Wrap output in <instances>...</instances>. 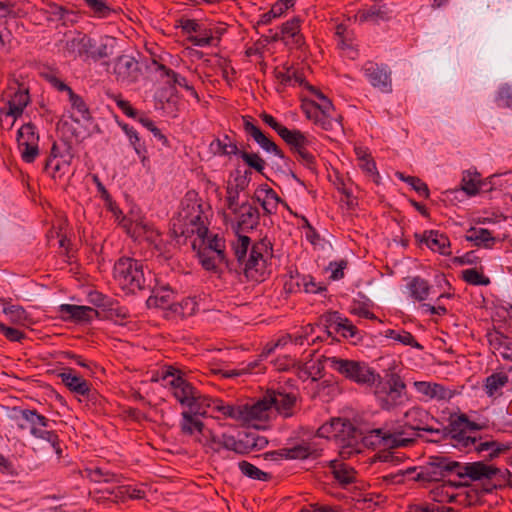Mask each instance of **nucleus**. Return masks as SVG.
I'll return each mask as SVG.
<instances>
[{
	"label": "nucleus",
	"mask_w": 512,
	"mask_h": 512,
	"mask_svg": "<svg viewBox=\"0 0 512 512\" xmlns=\"http://www.w3.org/2000/svg\"><path fill=\"white\" fill-rule=\"evenodd\" d=\"M251 239L246 235H238L233 243L234 255L247 279L262 282L271 274L273 258L272 243L267 238L255 242L251 247Z\"/></svg>",
	"instance_id": "nucleus-1"
},
{
	"label": "nucleus",
	"mask_w": 512,
	"mask_h": 512,
	"mask_svg": "<svg viewBox=\"0 0 512 512\" xmlns=\"http://www.w3.org/2000/svg\"><path fill=\"white\" fill-rule=\"evenodd\" d=\"M114 279L119 286L129 293L151 289L152 275L150 271L144 272L141 261L122 257L114 265Z\"/></svg>",
	"instance_id": "nucleus-2"
},
{
	"label": "nucleus",
	"mask_w": 512,
	"mask_h": 512,
	"mask_svg": "<svg viewBox=\"0 0 512 512\" xmlns=\"http://www.w3.org/2000/svg\"><path fill=\"white\" fill-rule=\"evenodd\" d=\"M171 232L175 238L197 235L196 239H198L206 236L208 227L206 218L203 216L202 205L194 201L183 206L177 217L172 220Z\"/></svg>",
	"instance_id": "nucleus-3"
},
{
	"label": "nucleus",
	"mask_w": 512,
	"mask_h": 512,
	"mask_svg": "<svg viewBox=\"0 0 512 512\" xmlns=\"http://www.w3.org/2000/svg\"><path fill=\"white\" fill-rule=\"evenodd\" d=\"M325 362L333 371L359 385H372L379 377L375 370L364 361L332 356L325 357Z\"/></svg>",
	"instance_id": "nucleus-4"
},
{
	"label": "nucleus",
	"mask_w": 512,
	"mask_h": 512,
	"mask_svg": "<svg viewBox=\"0 0 512 512\" xmlns=\"http://www.w3.org/2000/svg\"><path fill=\"white\" fill-rule=\"evenodd\" d=\"M375 396L383 410L390 411L408 400L406 384L396 373L385 381H379L375 387Z\"/></svg>",
	"instance_id": "nucleus-5"
},
{
	"label": "nucleus",
	"mask_w": 512,
	"mask_h": 512,
	"mask_svg": "<svg viewBox=\"0 0 512 512\" xmlns=\"http://www.w3.org/2000/svg\"><path fill=\"white\" fill-rule=\"evenodd\" d=\"M449 478V457L431 456L425 465L419 468V471L413 477L419 482H443L445 484Z\"/></svg>",
	"instance_id": "nucleus-6"
},
{
	"label": "nucleus",
	"mask_w": 512,
	"mask_h": 512,
	"mask_svg": "<svg viewBox=\"0 0 512 512\" xmlns=\"http://www.w3.org/2000/svg\"><path fill=\"white\" fill-rule=\"evenodd\" d=\"M405 426L415 431H425L440 435L444 438L448 435L447 429L435 428L431 423H439L427 410L421 407H412L404 414Z\"/></svg>",
	"instance_id": "nucleus-7"
},
{
	"label": "nucleus",
	"mask_w": 512,
	"mask_h": 512,
	"mask_svg": "<svg viewBox=\"0 0 512 512\" xmlns=\"http://www.w3.org/2000/svg\"><path fill=\"white\" fill-rule=\"evenodd\" d=\"M511 473L508 469L501 470L493 465H488L483 461L469 462L468 467V486L471 481L493 480L498 482L499 486L504 485Z\"/></svg>",
	"instance_id": "nucleus-8"
},
{
	"label": "nucleus",
	"mask_w": 512,
	"mask_h": 512,
	"mask_svg": "<svg viewBox=\"0 0 512 512\" xmlns=\"http://www.w3.org/2000/svg\"><path fill=\"white\" fill-rule=\"evenodd\" d=\"M270 408L267 395L265 394L261 400H258L252 405H232L234 416H229V418L244 422L266 420Z\"/></svg>",
	"instance_id": "nucleus-9"
},
{
	"label": "nucleus",
	"mask_w": 512,
	"mask_h": 512,
	"mask_svg": "<svg viewBox=\"0 0 512 512\" xmlns=\"http://www.w3.org/2000/svg\"><path fill=\"white\" fill-rule=\"evenodd\" d=\"M370 84L384 93L392 91L391 70L385 64L367 61L362 68Z\"/></svg>",
	"instance_id": "nucleus-10"
},
{
	"label": "nucleus",
	"mask_w": 512,
	"mask_h": 512,
	"mask_svg": "<svg viewBox=\"0 0 512 512\" xmlns=\"http://www.w3.org/2000/svg\"><path fill=\"white\" fill-rule=\"evenodd\" d=\"M19 412L22 418L30 424V433L32 436L45 441L56 440V432L46 430L50 422L46 416L39 414L35 409H20Z\"/></svg>",
	"instance_id": "nucleus-11"
},
{
	"label": "nucleus",
	"mask_w": 512,
	"mask_h": 512,
	"mask_svg": "<svg viewBox=\"0 0 512 512\" xmlns=\"http://www.w3.org/2000/svg\"><path fill=\"white\" fill-rule=\"evenodd\" d=\"M195 396V405L193 408H190V411L204 416L208 413L207 409L210 408L212 412L218 413L223 418L234 416L232 405L226 404L223 400L202 395L198 391H196Z\"/></svg>",
	"instance_id": "nucleus-12"
},
{
	"label": "nucleus",
	"mask_w": 512,
	"mask_h": 512,
	"mask_svg": "<svg viewBox=\"0 0 512 512\" xmlns=\"http://www.w3.org/2000/svg\"><path fill=\"white\" fill-rule=\"evenodd\" d=\"M114 74L117 81L125 84L135 83L141 75L139 62L133 56L121 55L115 61Z\"/></svg>",
	"instance_id": "nucleus-13"
},
{
	"label": "nucleus",
	"mask_w": 512,
	"mask_h": 512,
	"mask_svg": "<svg viewBox=\"0 0 512 512\" xmlns=\"http://www.w3.org/2000/svg\"><path fill=\"white\" fill-rule=\"evenodd\" d=\"M242 119L245 133L251 136L264 151L267 153H273L281 159H285L284 152L274 141L268 138L258 126L251 122L250 116H243Z\"/></svg>",
	"instance_id": "nucleus-14"
},
{
	"label": "nucleus",
	"mask_w": 512,
	"mask_h": 512,
	"mask_svg": "<svg viewBox=\"0 0 512 512\" xmlns=\"http://www.w3.org/2000/svg\"><path fill=\"white\" fill-rule=\"evenodd\" d=\"M173 396L183 406L193 408L195 405L197 389L182 375H178L169 381Z\"/></svg>",
	"instance_id": "nucleus-15"
},
{
	"label": "nucleus",
	"mask_w": 512,
	"mask_h": 512,
	"mask_svg": "<svg viewBox=\"0 0 512 512\" xmlns=\"http://www.w3.org/2000/svg\"><path fill=\"white\" fill-rule=\"evenodd\" d=\"M233 214L237 218L238 231L255 229L260 221L259 209L249 202H243Z\"/></svg>",
	"instance_id": "nucleus-16"
},
{
	"label": "nucleus",
	"mask_w": 512,
	"mask_h": 512,
	"mask_svg": "<svg viewBox=\"0 0 512 512\" xmlns=\"http://www.w3.org/2000/svg\"><path fill=\"white\" fill-rule=\"evenodd\" d=\"M415 239L420 244H425L432 251L439 252L442 255L450 254V241L448 237L437 230L425 231L422 234L416 233Z\"/></svg>",
	"instance_id": "nucleus-17"
},
{
	"label": "nucleus",
	"mask_w": 512,
	"mask_h": 512,
	"mask_svg": "<svg viewBox=\"0 0 512 512\" xmlns=\"http://www.w3.org/2000/svg\"><path fill=\"white\" fill-rule=\"evenodd\" d=\"M253 198L260 203L265 215L276 213L279 203H283L286 207H288V205L282 201L275 190H273L267 184L260 185L256 189Z\"/></svg>",
	"instance_id": "nucleus-18"
},
{
	"label": "nucleus",
	"mask_w": 512,
	"mask_h": 512,
	"mask_svg": "<svg viewBox=\"0 0 512 512\" xmlns=\"http://www.w3.org/2000/svg\"><path fill=\"white\" fill-rule=\"evenodd\" d=\"M197 413L192 411H183L181 413L180 431L184 436L193 437L197 442V437H202L207 427L199 419Z\"/></svg>",
	"instance_id": "nucleus-19"
},
{
	"label": "nucleus",
	"mask_w": 512,
	"mask_h": 512,
	"mask_svg": "<svg viewBox=\"0 0 512 512\" xmlns=\"http://www.w3.org/2000/svg\"><path fill=\"white\" fill-rule=\"evenodd\" d=\"M194 250L205 251L211 254H216V257L224 259L225 255V240L218 235L199 237L192 243Z\"/></svg>",
	"instance_id": "nucleus-20"
},
{
	"label": "nucleus",
	"mask_w": 512,
	"mask_h": 512,
	"mask_svg": "<svg viewBox=\"0 0 512 512\" xmlns=\"http://www.w3.org/2000/svg\"><path fill=\"white\" fill-rule=\"evenodd\" d=\"M414 387L418 393L424 395L427 399L430 400H449L453 396V393L450 389L439 383L416 381L414 382Z\"/></svg>",
	"instance_id": "nucleus-21"
},
{
	"label": "nucleus",
	"mask_w": 512,
	"mask_h": 512,
	"mask_svg": "<svg viewBox=\"0 0 512 512\" xmlns=\"http://www.w3.org/2000/svg\"><path fill=\"white\" fill-rule=\"evenodd\" d=\"M266 395L270 407H275L284 417H290L292 415V409L296 402V397L293 394L268 391Z\"/></svg>",
	"instance_id": "nucleus-22"
},
{
	"label": "nucleus",
	"mask_w": 512,
	"mask_h": 512,
	"mask_svg": "<svg viewBox=\"0 0 512 512\" xmlns=\"http://www.w3.org/2000/svg\"><path fill=\"white\" fill-rule=\"evenodd\" d=\"M268 444L265 437L259 436L255 433H244L237 439L235 453L240 455L248 454L252 451L264 449Z\"/></svg>",
	"instance_id": "nucleus-23"
},
{
	"label": "nucleus",
	"mask_w": 512,
	"mask_h": 512,
	"mask_svg": "<svg viewBox=\"0 0 512 512\" xmlns=\"http://www.w3.org/2000/svg\"><path fill=\"white\" fill-rule=\"evenodd\" d=\"M95 48V41L85 34L78 33L75 37L66 42V49L68 52L90 58Z\"/></svg>",
	"instance_id": "nucleus-24"
},
{
	"label": "nucleus",
	"mask_w": 512,
	"mask_h": 512,
	"mask_svg": "<svg viewBox=\"0 0 512 512\" xmlns=\"http://www.w3.org/2000/svg\"><path fill=\"white\" fill-rule=\"evenodd\" d=\"M59 377L63 384L72 392L85 396L90 392V383L81 376L73 373L71 368H65Z\"/></svg>",
	"instance_id": "nucleus-25"
},
{
	"label": "nucleus",
	"mask_w": 512,
	"mask_h": 512,
	"mask_svg": "<svg viewBox=\"0 0 512 512\" xmlns=\"http://www.w3.org/2000/svg\"><path fill=\"white\" fill-rule=\"evenodd\" d=\"M60 313L69 319L77 322H88L92 319L93 315L98 312L90 306H78L71 304H62L59 307Z\"/></svg>",
	"instance_id": "nucleus-26"
},
{
	"label": "nucleus",
	"mask_w": 512,
	"mask_h": 512,
	"mask_svg": "<svg viewBox=\"0 0 512 512\" xmlns=\"http://www.w3.org/2000/svg\"><path fill=\"white\" fill-rule=\"evenodd\" d=\"M29 101L30 97L28 92L19 90L14 93L11 99L7 102L6 107L1 109V112L6 116H11L14 119H17L22 115Z\"/></svg>",
	"instance_id": "nucleus-27"
},
{
	"label": "nucleus",
	"mask_w": 512,
	"mask_h": 512,
	"mask_svg": "<svg viewBox=\"0 0 512 512\" xmlns=\"http://www.w3.org/2000/svg\"><path fill=\"white\" fill-rule=\"evenodd\" d=\"M328 465L334 478L342 486H346L356 481V471L350 465L340 460H331L328 462Z\"/></svg>",
	"instance_id": "nucleus-28"
},
{
	"label": "nucleus",
	"mask_w": 512,
	"mask_h": 512,
	"mask_svg": "<svg viewBox=\"0 0 512 512\" xmlns=\"http://www.w3.org/2000/svg\"><path fill=\"white\" fill-rule=\"evenodd\" d=\"M469 462H459L449 457V477L454 475L458 480H447L449 487L460 488L468 486Z\"/></svg>",
	"instance_id": "nucleus-29"
},
{
	"label": "nucleus",
	"mask_w": 512,
	"mask_h": 512,
	"mask_svg": "<svg viewBox=\"0 0 512 512\" xmlns=\"http://www.w3.org/2000/svg\"><path fill=\"white\" fill-rule=\"evenodd\" d=\"M99 491L113 496L115 502L124 501L126 498L142 499L145 497L144 490L132 487L130 485H118L113 488L107 487Z\"/></svg>",
	"instance_id": "nucleus-30"
},
{
	"label": "nucleus",
	"mask_w": 512,
	"mask_h": 512,
	"mask_svg": "<svg viewBox=\"0 0 512 512\" xmlns=\"http://www.w3.org/2000/svg\"><path fill=\"white\" fill-rule=\"evenodd\" d=\"M300 19L298 17H294L291 20L285 22L281 26V37H283V41L289 43V39H291V43L296 47H301L304 44V37L300 33Z\"/></svg>",
	"instance_id": "nucleus-31"
},
{
	"label": "nucleus",
	"mask_w": 512,
	"mask_h": 512,
	"mask_svg": "<svg viewBox=\"0 0 512 512\" xmlns=\"http://www.w3.org/2000/svg\"><path fill=\"white\" fill-rule=\"evenodd\" d=\"M508 382L509 377L505 372H495L485 379L483 388L489 397H498L502 394L501 389Z\"/></svg>",
	"instance_id": "nucleus-32"
},
{
	"label": "nucleus",
	"mask_w": 512,
	"mask_h": 512,
	"mask_svg": "<svg viewBox=\"0 0 512 512\" xmlns=\"http://www.w3.org/2000/svg\"><path fill=\"white\" fill-rule=\"evenodd\" d=\"M210 149L215 155L231 156L238 155L239 150L237 143L229 135L224 134L221 138L213 140Z\"/></svg>",
	"instance_id": "nucleus-33"
},
{
	"label": "nucleus",
	"mask_w": 512,
	"mask_h": 512,
	"mask_svg": "<svg viewBox=\"0 0 512 512\" xmlns=\"http://www.w3.org/2000/svg\"><path fill=\"white\" fill-rule=\"evenodd\" d=\"M371 437H375L377 439V444H382L383 446L395 448V447H402L407 446L412 440L409 439H403L399 436L402 433L391 434L385 432L383 429H374L370 432ZM371 444H376V442H371Z\"/></svg>",
	"instance_id": "nucleus-34"
},
{
	"label": "nucleus",
	"mask_w": 512,
	"mask_h": 512,
	"mask_svg": "<svg viewBox=\"0 0 512 512\" xmlns=\"http://www.w3.org/2000/svg\"><path fill=\"white\" fill-rule=\"evenodd\" d=\"M467 241L473 242L476 246L491 248L495 242L488 229L472 227L467 231L465 236Z\"/></svg>",
	"instance_id": "nucleus-35"
},
{
	"label": "nucleus",
	"mask_w": 512,
	"mask_h": 512,
	"mask_svg": "<svg viewBox=\"0 0 512 512\" xmlns=\"http://www.w3.org/2000/svg\"><path fill=\"white\" fill-rule=\"evenodd\" d=\"M279 136L290 146L292 152L309 144V140L300 130H290L284 127Z\"/></svg>",
	"instance_id": "nucleus-36"
},
{
	"label": "nucleus",
	"mask_w": 512,
	"mask_h": 512,
	"mask_svg": "<svg viewBox=\"0 0 512 512\" xmlns=\"http://www.w3.org/2000/svg\"><path fill=\"white\" fill-rule=\"evenodd\" d=\"M152 292L153 294L147 300L149 307L166 308L172 303L174 293L170 288L162 287Z\"/></svg>",
	"instance_id": "nucleus-37"
},
{
	"label": "nucleus",
	"mask_w": 512,
	"mask_h": 512,
	"mask_svg": "<svg viewBox=\"0 0 512 512\" xmlns=\"http://www.w3.org/2000/svg\"><path fill=\"white\" fill-rule=\"evenodd\" d=\"M222 436H218L211 429L207 428L202 437H197V442L204 448L206 453H218L222 449Z\"/></svg>",
	"instance_id": "nucleus-38"
},
{
	"label": "nucleus",
	"mask_w": 512,
	"mask_h": 512,
	"mask_svg": "<svg viewBox=\"0 0 512 512\" xmlns=\"http://www.w3.org/2000/svg\"><path fill=\"white\" fill-rule=\"evenodd\" d=\"M85 476L96 483H120V476L110 471H104L102 468H86Z\"/></svg>",
	"instance_id": "nucleus-39"
},
{
	"label": "nucleus",
	"mask_w": 512,
	"mask_h": 512,
	"mask_svg": "<svg viewBox=\"0 0 512 512\" xmlns=\"http://www.w3.org/2000/svg\"><path fill=\"white\" fill-rule=\"evenodd\" d=\"M360 22L372 21L379 23L389 19V12L386 6H371L369 9L361 10L358 13Z\"/></svg>",
	"instance_id": "nucleus-40"
},
{
	"label": "nucleus",
	"mask_w": 512,
	"mask_h": 512,
	"mask_svg": "<svg viewBox=\"0 0 512 512\" xmlns=\"http://www.w3.org/2000/svg\"><path fill=\"white\" fill-rule=\"evenodd\" d=\"M45 12L49 15V20L61 21L64 26H67L68 22H73V20L69 19V16L74 13L55 2H47Z\"/></svg>",
	"instance_id": "nucleus-41"
},
{
	"label": "nucleus",
	"mask_w": 512,
	"mask_h": 512,
	"mask_svg": "<svg viewBox=\"0 0 512 512\" xmlns=\"http://www.w3.org/2000/svg\"><path fill=\"white\" fill-rule=\"evenodd\" d=\"M286 459H307L308 457H317L318 453L309 443L298 444L291 448H283Z\"/></svg>",
	"instance_id": "nucleus-42"
},
{
	"label": "nucleus",
	"mask_w": 512,
	"mask_h": 512,
	"mask_svg": "<svg viewBox=\"0 0 512 512\" xmlns=\"http://www.w3.org/2000/svg\"><path fill=\"white\" fill-rule=\"evenodd\" d=\"M239 470L241 473L253 480H260V481H269L271 480L272 476L271 474L262 471L252 463L242 460L238 463Z\"/></svg>",
	"instance_id": "nucleus-43"
},
{
	"label": "nucleus",
	"mask_w": 512,
	"mask_h": 512,
	"mask_svg": "<svg viewBox=\"0 0 512 512\" xmlns=\"http://www.w3.org/2000/svg\"><path fill=\"white\" fill-rule=\"evenodd\" d=\"M385 337L396 340L403 345L411 346L417 349H423V346L415 340L414 336L405 330L396 331L393 329H388L385 331Z\"/></svg>",
	"instance_id": "nucleus-44"
},
{
	"label": "nucleus",
	"mask_w": 512,
	"mask_h": 512,
	"mask_svg": "<svg viewBox=\"0 0 512 512\" xmlns=\"http://www.w3.org/2000/svg\"><path fill=\"white\" fill-rule=\"evenodd\" d=\"M409 290L412 297L418 301H423L426 300L429 295L430 286L426 280L420 277H414L409 283Z\"/></svg>",
	"instance_id": "nucleus-45"
},
{
	"label": "nucleus",
	"mask_w": 512,
	"mask_h": 512,
	"mask_svg": "<svg viewBox=\"0 0 512 512\" xmlns=\"http://www.w3.org/2000/svg\"><path fill=\"white\" fill-rule=\"evenodd\" d=\"M238 156L247 166L254 169L258 173L263 174L266 162L258 153L241 150Z\"/></svg>",
	"instance_id": "nucleus-46"
},
{
	"label": "nucleus",
	"mask_w": 512,
	"mask_h": 512,
	"mask_svg": "<svg viewBox=\"0 0 512 512\" xmlns=\"http://www.w3.org/2000/svg\"><path fill=\"white\" fill-rule=\"evenodd\" d=\"M68 98L72 109L77 111V113L80 115V119L84 121L92 120L90 109L80 95L73 91L68 95Z\"/></svg>",
	"instance_id": "nucleus-47"
},
{
	"label": "nucleus",
	"mask_w": 512,
	"mask_h": 512,
	"mask_svg": "<svg viewBox=\"0 0 512 512\" xmlns=\"http://www.w3.org/2000/svg\"><path fill=\"white\" fill-rule=\"evenodd\" d=\"M197 256L199 258V261L203 268L208 271H215L217 268V265L220 263H224L228 266V261L226 259V256H224V259H220L219 257H216V254H211L205 251H199L197 250Z\"/></svg>",
	"instance_id": "nucleus-48"
},
{
	"label": "nucleus",
	"mask_w": 512,
	"mask_h": 512,
	"mask_svg": "<svg viewBox=\"0 0 512 512\" xmlns=\"http://www.w3.org/2000/svg\"><path fill=\"white\" fill-rule=\"evenodd\" d=\"M510 449V444H503L496 441L480 442L477 446H475V450L478 452L492 450L491 453L489 454L490 459H493L497 457L499 454L504 453Z\"/></svg>",
	"instance_id": "nucleus-49"
},
{
	"label": "nucleus",
	"mask_w": 512,
	"mask_h": 512,
	"mask_svg": "<svg viewBox=\"0 0 512 512\" xmlns=\"http://www.w3.org/2000/svg\"><path fill=\"white\" fill-rule=\"evenodd\" d=\"M68 166L69 165L66 161H62L59 158H48L45 162L44 171L52 178L56 179L57 177H61L65 174Z\"/></svg>",
	"instance_id": "nucleus-50"
},
{
	"label": "nucleus",
	"mask_w": 512,
	"mask_h": 512,
	"mask_svg": "<svg viewBox=\"0 0 512 512\" xmlns=\"http://www.w3.org/2000/svg\"><path fill=\"white\" fill-rule=\"evenodd\" d=\"M95 17L107 18L114 11L105 0H83Z\"/></svg>",
	"instance_id": "nucleus-51"
},
{
	"label": "nucleus",
	"mask_w": 512,
	"mask_h": 512,
	"mask_svg": "<svg viewBox=\"0 0 512 512\" xmlns=\"http://www.w3.org/2000/svg\"><path fill=\"white\" fill-rule=\"evenodd\" d=\"M480 175L475 173L472 174L470 172L464 174L462 181H461V187L462 190L465 191L469 195H475L479 192L480 189Z\"/></svg>",
	"instance_id": "nucleus-52"
},
{
	"label": "nucleus",
	"mask_w": 512,
	"mask_h": 512,
	"mask_svg": "<svg viewBox=\"0 0 512 512\" xmlns=\"http://www.w3.org/2000/svg\"><path fill=\"white\" fill-rule=\"evenodd\" d=\"M397 176L409 184L420 196L429 198L430 192L427 184L415 176H405L403 173H397Z\"/></svg>",
	"instance_id": "nucleus-53"
},
{
	"label": "nucleus",
	"mask_w": 512,
	"mask_h": 512,
	"mask_svg": "<svg viewBox=\"0 0 512 512\" xmlns=\"http://www.w3.org/2000/svg\"><path fill=\"white\" fill-rule=\"evenodd\" d=\"M462 279L470 285L486 286L490 283V279L475 268L463 270Z\"/></svg>",
	"instance_id": "nucleus-54"
},
{
	"label": "nucleus",
	"mask_w": 512,
	"mask_h": 512,
	"mask_svg": "<svg viewBox=\"0 0 512 512\" xmlns=\"http://www.w3.org/2000/svg\"><path fill=\"white\" fill-rule=\"evenodd\" d=\"M215 39L219 41V36L215 37L212 29H199L198 35L188 37L189 42H191L194 46L199 47L212 45Z\"/></svg>",
	"instance_id": "nucleus-55"
},
{
	"label": "nucleus",
	"mask_w": 512,
	"mask_h": 512,
	"mask_svg": "<svg viewBox=\"0 0 512 512\" xmlns=\"http://www.w3.org/2000/svg\"><path fill=\"white\" fill-rule=\"evenodd\" d=\"M39 136L35 132V126L31 123H27L21 126L18 130V145H22L23 142L34 143L38 142Z\"/></svg>",
	"instance_id": "nucleus-56"
},
{
	"label": "nucleus",
	"mask_w": 512,
	"mask_h": 512,
	"mask_svg": "<svg viewBox=\"0 0 512 512\" xmlns=\"http://www.w3.org/2000/svg\"><path fill=\"white\" fill-rule=\"evenodd\" d=\"M323 319L325 321L326 329L334 327L336 332H340L341 327L344 325V321L348 320V318L342 317L340 313L336 311L325 314ZM326 332L328 336H331V332L329 330H326Z\"/></svg>",
	"instance_id": "nucleus-57"
},
{
	"label": "nucleus",
	"mask_w": 512,
	"mask_h": 512,
	"mask_svg": "<svg viewBox=\"0 0 512 512\" xmlns=\"http://www.w3.org/2000/svg\"><path fill=\"white\" fill-rule=\"evenodd\" d=\"M487 338L493 352L499 355L501 354V349L509 343V338L498 331L488 333Z\"/></svg>",
	"instance_id": "nucleus-58"
},
{
	"label": "nucleus",
	"mask_w": 512,
	"mask_h": 512,
	"mask_svg": "<svg viewBox=\"0 0 512 512\" xmlns=\"http://www.w3.org/2000/svg\"><path fill=\"white\" fill-rule=\"evenodd\" d=\"M18 147L20 149L22 159L27 163L34 162L36 157L39 155L38 142H23L22 145H18Z\"/></svg>",
	"instance_id": "nucleus-59"
},
{
	"label": "nucleus",
	"mask_w": 512,
	"mask_h": 512,
	"mask_svg": "<svg viewBox=\"0 0 512 512\" xmlns=\"http://www.w3.org/2000/svg\"><path fill=\"white\" fill-rule=\"evenodd\" d=\"M153 65L155 66L156 71L160 73L161 79L165 80V83L172 89H175V78L177 77L178 73L157 62L156 60H153Z\"/></svg>",
	"instance_id": "nucleus-60"
},
{
	"label": "nucleus",
	"mask_w": 512,
	"mask_h": 512,
	"mask_svg": "<svg viewBox=\"0 0 512 512\" xmlns=\"http://www.w3.org/2000/svg\"><path fill=\"white\" fill-rule=\"evenodd\" d=\"M195 303L189 299L183 300L180 303L172 302L168 307L169 309L180 317L191 315L194 311Z\"/></svg>",
	"instance_id": "nucleus-61"
},
{
	"label": "nucleus",
	"mask_w": 512,
	"mask_h": 512,
	"mask_svg": "<svg viewBox=\"0 0 512 512\" xmlns=\"http://www.w3.org/2000/svg\"><path fill=\"white\" fill-rule=\"evenodd\" d=\"M347 266L348 261L346 259L330 262L327 267V270L331 272L330 279L333 281L342 279L344 277V270Z\"/></svg>",
	"instance_id": "nucleus-62"
},
{
	"label": "nucleus",
	"mask_w": 512,
	"mask_h": 512,
	"mask_svg": "<svg viewBox=\"0 0 512 512\" xmlns=\"http://www.w3.org/2000/svg\"><path fill=\"white\" fill-rule=\"evenodd\" d=\"M297 154V160L300 161L304 166H306L311 171H316V159L315 157L307 150V146L300 148L294 152Z\"/></svg>",
	"instance_id": "nucleus-63"
},
{
	"label": "nucleus",
	"mask_w": 512,
	"mask_h": 512,
	"mask_svg": "<svg viewBox=\"0 0 512 512\" xmlns=\"http://www.w3.org/2000/svg\"><path fill=\"white\" fill-rule=\"evenodd\" d=\"M0 332L6 339L12 342H21L25 338V333L17 328L7 326L0 322Z\"/></svg>",
	"instance_id": "nucleus-64"
}]
</instances>
